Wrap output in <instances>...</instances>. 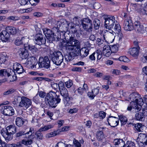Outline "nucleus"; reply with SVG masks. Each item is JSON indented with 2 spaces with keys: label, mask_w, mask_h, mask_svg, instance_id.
Segmentation results:
<instances>
[{
  "label": "nucleus",
  "mask_w": 147,
  "mask_h": 147,
  "mask_svg": "<svg viewBox=\"0 0 147 147\" xmlns=\"http://www.w3.org/2000/svg\"><path fill=\"white\" fill-rule=\"evenodd\" d=\"M51 86L52 88L55 90L58 89L59 86L58 84L54 82L52 83Z\"/></svg>",
  "instance_id": "680f3d73"
},
{
  "label": "nucleus",
  "mask_w": 147,
  "mask_h": 147,
  "mask_svg": "<svg viewBox=\"0 0 147 147\" xmlns=\"http://www.w3.org/2000/svg\"><path fill=\"white\" fill-rule=\"evenodd\" d=\"M106 114V113L104 111H100L99 113V117L103 119L105 117Z\"/></svg>",
  "instance_id": "69168bd1"
},
{
  "label": "nucleus",
  "mask_w": 147,
  "mask_h": 147,
  "mask_svg": "<svg viewBox=\"0 0 147 147\" xmlns=\"http://www.w3.org/2000/svg\"><path fill=\"white\" fill-rule=\"evenodd\" d=\"M29 2L32 5L34 6L37 5L39 2V0H28ZM18 1L21 5H25L28 3V0H18Z\"/></svg>",
  "instance_id": "4be33fe9"
},
{
  "label": "nucleus",
  "mask_w": 147,
  "mask_h": 147,
  "mask_svg": "<svg viewBox=\"0 0 147 147\" xmlns=\"http://www.w3.org/2000/svg\"><path fill=\"white\" fill-rule=\"evenodd\" d=\"M64 36L66 41H63L62 45L65 47L67 53L69 51H73L74 49L78 51L79 47V41L71 36L68 32H65Z\"/></svg>",
  "instance_id": "f257e3e1"
},
{
  "label": "nucleus",
  "mask_w": 147,
  "mask_h": 147,
  "mask_svg": "<svg viewBox=\"0 0 147 147\" xmlns=\"http://www.w3.org/2000/svg\"><path fill=\"white\" fill-rule=\"evenodd\" d=\"M111 50L114 52H115L118 50V46L116 45H114L112 46L111 48Z\"/></svg>",
  "instance_id": "0e129e2a"
},
{
  "label": "nucleus",
  "mask_w": 147,
  "mask_h": 147,
  "mask_svg": "<svg viewBox=\"0 0 147 147\" xmlns=\"http://www.w3.org/2000/svg\"><path fill=\"white\" fill-rule=\"evenodd\" d=\"M119 119L115 117H109L108 119L109 124L112 127H115L118 125Z\"/></svg>",
  "instance_id": "ddd939ff"
},
{
  "label": "nucleus",
  "mask_w": 147,
  "mask_h": 147,
  "mask_svg": "<svg viewBox=\"0 0 147 147\" xmlns=\"http://www.w3.org/2000/svg\"><path fill=\"white\" fill-rule=\"evenodd\" d=\"M33 101L36 104H38L40 103L39 97L37 95H36L34 97L33 99Z\"/></svg>",
  "instance_id": "bf43d9fd"
},
{
  "label": "nucleus",
  "mask_w": 147,
  "mask_h": 147,
  "mask_svg": "<svg viewBox=\"0 0 147 147\" xmlns=\"http://www.w3.org/2000/svg\"><path fill=\"white\" fill-rule=\"evenodd\" d=\"M60 132V130L58 129L53 132L47 134L45 135V137L47 138H49L59 134Z\"/></svg>",
  "instance_id": "c756f323"
},
{
  "label": "nucleus",
  "mask_w": 147,
  "mask_h": 147,
  "mask_svg": "<svg viewBox=\"0 0 147 147\" xmlns=\"http://www.w3.org/2000/svg\"><path fill=\"white\" fill-rule=\"evenodd\" d=\"M119 119L121 121V125H125L126 123L127 119L126 117L122 115L119 116Z\"/></svg>",
  "instance_id": "a19ab883"
},
{
  "label": "nucleus",
  "mask_w": 147,
  "mask_h": 147,
  "mask_svg": "<svg viewBox=\"0 0 147 147\" xmlns=\"http://www.w3.org/2000/svg\"><path fill=\"white\" fill-rule=\"evenodd\" d=\"M5 29L9 35L10 34H15L17 32V30L16 28L13 26H8L6 27Z\"/></svg>",
  "instance_id": "cd10ccee"
},
{
  "label": "nucleus",
  "mask_w": 147,
  "mask_h": 147,
  "mask_svg": "<svg viewBox=\"0 0 147 147\" xmlns=\"http://www.w3.org/2000/svg\"><path fill=\"white\" fill-rule=\"evenodd\" d=\"M42 131L40 130V129L37 131L35 133V135L36 136V138L37 140H41L42 139L43 136L41 132Z\"/></svg>",
  "instance_id": "c9c22d12"
},
{
  "label": "nucleus",
  "mask_w": 147,
  "mask_h": 147,
  "mask_svg": "<svg viewBox=\"0 0 147 147\" xmlns=\"http://www.w3.org/2000/svg\"><path fill=\"white\" fill-rule=\"evenodd\" d=\"M77 90L78 94L80 95H82L85 91L84 90V88H82L81 87H79L77 89Z\"/></svg>",
  "instance_id": "5fc2aeb1"
},
{
  "label": "nucleus",
  "mask_w": 147,
  "mask_h": 147,
  "mask_svg": "<svg viewBox=\"0 0 147 147\" xmlns=\"http://www.w3.org/2000/svg\"><path fill=\"white\" fill-rule=\"evenodd\" d=\"M103 18L105 20L104 26L106 29L108 30H111L112 29L115 23L117 22L114 16H107Z\"/></svg>",
  "instance_id": "0eeeda50"
},
{
  "label": "nucleus",
  "mask_w": 147,
  "mask_h": 147,
  "mask_svg": "<svg viewBox=\"0 0 147 147\" xmlns=\"http://www.w3.org/2000/svg\"><path fill=\"white\" fill-rule=\"evenodd\" d=\"M134 143L131 141H127L126 143L125 144L124 147H135Z\"/></svg>",
  "instance_id": "49530a36"
},
{
  "label": "nucleus",
  "mask_w": 147,
  "mask_h": 147,
  "mask_svg": "<svg viewBox=\"0 0 147 147\" xmlns=\"http://www.w3.org/2000/svg\"><path fill=\"white\" fill-rule=\"evenodd\" d=\"M97 138L99 141L103 142L105 140V137L102 131H99L97 133Z\"/></svg>",
  "instance_id": "2f4dec72"
},
{
  "label": "nucleus",
  "mask_w": 147,
  "mask_h": 147,
  "mask_svg": "<svg viewBox=\"0 0 147 147\" xmlns=\"http://www.w3.org/2000/svg\"><path fill=\"white\" fill-rule=\"evenodd\" d=\"M22 100L20 102L19 106L21 107H24L26 109H27L32 104V101L30 99L23 96L22 97Z\"/></svg>",
  "instance_id": "9b49d317"
},
{
  "label": "nucleus",
  "mask_w": 147,
  "mask_h": 147,
  "mask_svg": "<svg viewBox=\"0 0 147 147\" xmlns=\"http://www.w3.org/2000/svg\"><path fill=\"white\" fill-rule=\"evenodd\" d=\"M15 91L16 90L12 88L9 89L7 91L4 92L3 93V94L5 95H7L14 93Z\"/></svg>",
  "instance_id": "de8ad7c7"
},
{
  "label": "nucleus",
  "mask_w": 147,
  "mask_h": 147,
  "mask_svg": "<svg viewBox=\"0 0 147 147\" xmlns=\"http://www.w3.org/2000/svg\"><path fill=\"white\" fill-rule=\"evenodd\" d=\"M7 19L13 21H16L20 19V18L18 16H9L7 17Z\"/></svg>",
  "instance_id": "864d4df0"
},
{
  "label": "nucleus",
  "mask_w": 147,
  "mask_h": 147,
  "mask_svg": "<svg viewBox=\"0 0 147 147\" xmlns=\"http://www.w3.org/2000/svg\"><path fill=\"white\" fill-rule=\"evenodd\" d=\"M7 77H8L10 76H12L13 77H15V79L14 80H12L11 81L10 80L11 82H13L15 81L16 78V76H13L14 74L13 73H15V71H14L13 70L10 69H7Z\"/></svg>",
  "instance_id": "f704fd0d"
},
{
  "label": "nucleus",
  "mask_w": 147,
  "mask_h": 147,
  "mask_svg": "<svg viewBox=\"0 0 147 147\" xmlns=\"http://www.w3.org/2000/svg\"><path fill=\"white\" fill-rule=\"evenodd\" d=\"M52 62L57 65H60L63 60V56L60 51L55 52L50 55Z\"/></svg>",
  "instance_id": "39448f33"
},
{
  "label": "nucleus",
  "mask_w": 147,
  "mask_h": 147,
  "mask_svg": "<svg viewBox=\"0 0 147 147\" xmlns=\"http://www.w3.org/2000/svg\"><path fill=\"white\" fill-rule=\"evenodd\" d=\"M93 94V96H95L99 93V90L98 88L94 89L92 90Z\"/></svg>",
  "instance_id": "13d9d810"
},
{
  "label": "nucleus",
  "mask_w": 147,
  "mask_h": 147,
  "mask_svg": "<svg viewBox=\"0 0 147 147\" xmlns=\"http://www.w3.org/2000/svg\"><path fill=\"white\" fill-rule=\"evenodd\" d=\"M28 40V39L26 37H22L21 39H16L15 41V44L16 45L18 46L22 44H25L27 43Z\"/></svg>",
  "instance_id": "c85d7f7f"
},
{
  "label": "nucleus",
  "mask_w": 147,
  "mask_h": 147,
  "mask_svg": "<svg viewBox=\"0 0 147 147\" xmlns=\"http://www.w3.org/2000/svg\"><path fill=\"white\" fill-rule=\"evenodd\" d=\"M61 95L63 98V100L65 106H68L70 105V98L69 96L68 91L65 88L60 90Z\"/></svg>",
  "instance_id": "6e6552de"
},
{
  "label": "nucleus",
  "mask_w": 147,
  "mask_h": 147,
  "mask_svg": "<svg viewBox=\"0 0 147 147\" xmlns=\"http://www.w3.org/2000/svg\"><path fill=\"white\" fill-rule=\"evenodd\" d=\"M135 119L138 121H142L144 120L143 115L142 113H139L136 114Z\"/></svg>",
  "instance_id": "4c0bfd02"
},
{
  "label": "nucleus",
  "mask_w": 147,
  "mask_h": 147,
  "mask_svg": "<svg viewBox=\"0 0 147 147\" xmlns=\"http://www.w3.org/2000/svg\"><path fill=\"white\" fill-rule=\"evenodd\" d=\"M13 68L14 71L18 74H22L24 72V69L22 66L20 64L16 63L13 66Z\"/></svg>",
  "instance_id": "a211bd4d"
},
{
  "label": "nucleus",
  "mask_w": 147,
  "mask_h": 147,
  "mask_svg": "<svg viewBox=\"0 0 147 147\" xmlns=\"http://www.w3.org/2000/svg\"><path fill=\"white\" fill-rule=\"evenodd\" d=\"M103 75L102 73L97 72L94 74V76L97 78H101Z\"/></svg>",
  "instance_id": "338daca9"
},
{
  "label": "nucleus",
  "mask_w": 147,
  "mask_h": 147,
  "mask_svg": "<svg viewBox=\"0 0 147 147\" xmlns=\"http://www.w3.org/2000/svg\"><path fill=\"white\" fill-rule=\"evenodd\" d=\"M28 64L31 65L30 67L32 69L42 67L47 69L50 66V61L47 56L45 57L44 58L40 57L38 64L36 59L34 57H30L28 58Z\"/></svg>",
  "instance_id": "f03ea898"
},
{
  "label": "nucleus",
  "mask_w": 147,
  "mask_h": 147,
  "mask_svg": "<svg viewBox=\"0 0 147 147\" xmlns=\"http://www.w3.org/2000/svg\"><path fill=\"white\" fill-rule=\"evenodd\" d=\"M0 37L1 40L3 42H5L9 40L10 37L9 34L8 33L7 30H3L0 34Z\"/></svg>",
  "instance_id": "aec40b11"
},
{
  "label": "nucleus",
  "mask_w": 147,
  "mask_h": 147,
  "mask_svg": "<svg viewBox=\"0 0 147 147\" xmlns=\"http://www.w3.org/2000/svg\"><path fill=\"white\" fill-rule=\"evenodd\" d=\"M80 25L82 28L87 32H90L93 30L92 22L88 18H83L81 20Z\"/></svg>",
  "instance_id": "423d86ee"
},
{
  "label": "nucleus",
  "mask_w": 147,
  "mask_h": 147,
  "mask_svg": "<svg viewBox=\"0 0 147 147\" xmlns=\"http://www.w3.org/2000/svg\"><path fill=\"white\" fill-rule=\"evenodd\" d=\"M112 32H110L109 31H107L105 32L103 34V37L104 39L106 41H109L112 42L114 40L115 37L116 33L113 31Z\"/></svg>",
  "instance_id": "9d476101"
},
{
  "label": "nucleus",
  "mask_w": 147,
  "mask_h": 147,
  "mask_svg": "<svg viewBox=\"0 0 147 147\" xmlns=\"http://www.w3.org/2000/svg\"><path fill=\"white\" fill-rule=\"evenodd\" d=\"M80 17L75 16L73 19V22L76 25L79 24Z\"/></svg>",
  "instance_id": "4d7b16f0"
},
{
  "label": "nucleus",
  "mask_w": 147,
  "mask_h": 147,
  "mask_svg": "<svg viewBox=\"0 0 147 147\" xmlns=\"http://www.w3.org/2000/svg\"><path fill=\"white\" fill-rule=\"evenodd\" d=\"M78 109L76 108L73 109H70L69 111V112L70 114H73L76 113L77 112Z\"/></svg>",
  "instance_id": "774afa93"
},
{
  "label": "nucleus",
  "mask_w": 147,
  "mask_h": 147,
  "mask_svg": "<svg viewBox=\"0 0 147 147\" xmlns=\"http://www.w3.org/2000/svg\"><path fill=\"white\" fill-rule=\"evenodd\" d=\"M65 84L66 87L68 88H70L73 84L72 81L70 80L65 82Z\"/></svg>",
  "instance_id": "3c124183"
},
{
  "label": "nucleus",
  "mask_w": 147,
  "mask_h": 147,
  "mask_svg": "<svg viewBox=\"0 0 147 147\" xmlns=\"http://www.w3.org/2000/svg\"><path fill=\"white\" fill-rule=\"evenodd\" d=\"M6 58L5 55H1L0 56V67L1 64L3 63L6 60Z\"/></svg>",
  "instance_id": "6e6d98bb"
},
{
  "label": "nucleus",
  "mask_w": 147,
  "mask_h": 147,
  "mask_svg": "<svg viewBox=\"0 0 147 147\" xmlns=\"http://www.w3.org/2000/svg\"><path fill=\"white\" fill-rule=\"evenodd\" d=\"M134 29L138 32L142 33L145 32L144 26L139 22H136L134 23Z\"/></svg>",
  "instance_id": "dca6fc26"
},
{
  "label": "nucleus",
  "mask_w": 147,
  "mask_h": 147,
  "mask_svg": "<svg viewBox=\"0 0 147 147\" xmlns=\"http://www.w3.org/2000/svg\"><path fill=\"white\" fill-rule=\"evenodd\" d=\"M115 26L114 28V31L116 33H119L121 32V27L120 25L117 23H116L115 24Z\"/></svg>",
  "instance_id": "79ce46f5"
},
{
  "label": "nucleus",
  "mask_w": 147,
  "mask_h": 147,
  "mask_svg": "<svg viewBox=\"0 0 147 147\" xmlns=\"http://www.w3.org/2000/svg\"><path fill=\"white\" fill-rule=\"evenodd\" d=\"M119 60L121 61L124 62H128L129 60L125 56H122L120 57L119 58Z\"/></svg>",
  "instance_id": "8fccbe9b"
},
{
  "label": "nucleus",
  "mask_w": 147,
  "mask_h": 147,
  "mask_svg": "<svg viewBox=\"0 0 147 147\" xmlns=\"http://www.w3.org/2000/svg\"><path fill=\"white\" fill-rule=\"evenodd\" d=\"M111 51L110 47L108 45H106L103 47L102 53L104 55L109 57L111 54Z\"/></svg>",
  "instance_id": "5701e85b"
},
{
  "label": "nucleus",
  "mask_w": 147,
  "mask_h": 147,
  "mask_svg": "<svg viewBox=\"0 0 147 147\" xmlns=\"http://www.w3.org/2000/svg\"><path fill=\"white\" fill-rule=\"evenodd\" d=\"M144 126L142 125V124L141 123H138L136 124L135 127L136 129L138 131L141 132L142 131L143 129V127Z\"/></svg>",
  "instance_id": "37998d69"
},
{
  "label": "nucleus",
  "mask_w": 147,
  "mask_h": 147,
  "mask_svg": "<svg viewBox=\"0 0 147 147\" xmlns=\"http://www.w3.org/2000/svg\"><path fill=\"white\" fill-rule=\"evenodd\" d=\"M115 147H124L125 143L122 139H116L113 141Z\"/></svg>",
  "instance_id": "b1692460"
},
{
  "label": "nucleus",
  "mask_w": 147,
  "mask_h": 147,
  "mask_svg": "<svg viewBox=\"0 0 147 147\" xmlns=\"http://www.w3.org/2000/svg\"><path fill=\"white\" fill-rule=\"evenodd\" d=\"M24 135H26V133L25 132L23 131H21L16 133V137H19Z\"/></svg>",
  "instance_id": "603ef678"
},
{
  "label": "nucleus",
  "mask_w": 147,
  "mask_h": 147,
  "mask_svg": "<svg viewBox=\"0 0 147 147\" xmlns=\"http://www.w3.org/2000/svg\"><path fill=\"white\" fill-rule=\"evenodd\" d=\"M78 51L74 49L73 51H69L65 56V59L67 61H72L76 56L80 55L82 58L86 57L88 54L90 50L88 48L84 47L80 49V43L79 42V47Z\"/></svg>",
  "instance_id": "7ed1b4c3"
},
{
  "label": "nucleus",
  "mask_w": 147,
  "mask_h": 147,
  "mask_svg": "<svg viewBox=\"0 0 147 147\" xmlns=\"http://www.w3.org/2000/svg\"><path fill=\"white\" fill-rule=\"evenodd\" d=\"M34 40L36 44L39 45L44 44L46 42L45 38H44L43 36L40 34H36Z\"/></svg>",
  "instance_id": "f8f14e48"
},
{
  "label": "nucleus",
  "mask_w": 147,
  "mask_h": 147,
  "mask_svg": "<svg viewBox=\"0 0 147 147\" xmlns=\"http://www.w3.org/2000/svg\"><path fill=\"white\" fill-rule=\"evenodd\" d=\"M59 96H60L57 95L55 92L51 91L47 94L45 98V101L50 107L55 108L57 104L60 102L61 100Z\"/></svg>",
  "instance_id": "20e7f679"
},
{
  "label": "nucleus",
  "mask_w": 147,
  "mask_h": 147,
  "mask_svg": "<svg viewBox=\"0 0 147 147\" xmlns=\"http://www.w3.org/2000/svg\"><path fill=\"white\" fill-rule=\"evenodd\" d=\"M18 53L19 57L22 59H26L28 57L29 54L27 51L24 49H20Z\"/></svg>",
  "instance_id": "6ab92c4d"
},
{
  "label": "nucleus",
  "mask_w": 147,
  "mask_h": 147,
  "mask_svg": "<svg viewBox=\"0 0 147 147\" xmlns=\"http://www.w3.org/2000/svg\"><path fill=\"white\" fill-rule=\"evenodd\" d=\"M55 147H66L65 144L62 142H59L58 143Z\"/></svg>",
  "instance_id": "e2e57ef3"
},
{
  "label": "nucleus",
  "mask_w": 147,
  "mask_h": 147,
  "mask_svg": "<svg viewBox=\"0 0 147 147\" xmlns=\"http://www.w3.org/2000/svg\"><path fill=\"white\" fill-rule=\"evenodd\" d=\"M142 61L144 62H146L147 61V52H146L141 57Z\"/></svg>",
  "instance_id": "052dcab7"
},
{
  "label": "nucleus",
  "mask_w": 147,
  "mask_h": 147,
  "mask_svg": "<svg viewBox=\"0 0 147 147\" xmlns=\"http://www.w3.org/2000/svg\"><path fill=\"white\" fill-rule=\"evenodd\" d=\"M123 26L124 30L126 31H131L134 29L133 24L130 20H125Z\"/></svg>",
  "instance_id": "4468645a"
},
{
  "label": "nucleus",
  "mask_w": 147,
  "mask_h": 147,
  "mask_svg": "<svg viewBox=\"0 0 147 147\" xmlns=\"http://www.w3.org/2000/svg\"><path fill=\"white\" fill-rule=\"evenodd\" d=\"M140 48L134 47L129 49V52L130 55L133 57H136L138 55Z\"/></svg>",
  "instance_id": "a878e982"
},
{
  "label": "nucleus",
  "mask_w": 147,
  "mask_h": 147,
  "mask_svg": "<svg viewBox=\"0 0 147 147\" xmlns=\"http://www.w3.org/2000/svg\"><path fill=\"white\" fill-rule=\"evenodd\" d=\"M34 132V129L32 127L30 128L29 131L26 133L25 138H34V135L32 134Z\"/></svg>",
  "instance_id": "473e14b6"
},
{
  "label": "nucleus",
  "mask_w": 147,
  "mask_h": 147,
  "mask_svg": "<svg viewBox=\"0 0 147 147\" xmlns=\"http://www.w3.org/2000/svg\"><path fill=\"white\" fill-rule=\"evenodd\" d=\"M53 126L52 125H45L43 127H42L39 129L42 131H45L53 128Z\"/></svg>",
  "instance_id": "58836bf2"
},
{
  "label": "nucleus",
  "mask_w": 147,
  "mask_h": 147,
  "mask_svg": "<svg viewBox=\"0 0 147 147\" xmlns=\"http://www.w3.org/2000/svg\"><path fill=\"white\" fill-rule=\"evenodd\" d=\"M144 102V100L140 96V98L139 99H138V100L137 101L135 104V107H133V108L135 109V111L136 112L140 110L141 109L140 107H138V105H143V103Z\"/></svg>",
  "instance_id": "bb28decb"
},
{
  "label": "nucleus",
  "mask_w": 147,
  "mask_h": 147,
  "mask_svg": "<svg viewBox=\"0 0 147 147\" xmlns=\"http://www.w3.org/2000/svg\"><path fill=\"white\" fill-rule=\"evenodd\" d=\"M140 96L138 93L134 92L131 94L129 96L130 99L132 102L131 104H134L136 103L138 99L140 98Z\"/></svg>",
  "instance_id": "412c9836"
},
{
  "label": "nucleus",
  "mask_w": 147,
  "mask_h": 147,
  "mask_svg": "<svg viewBox=\"0 0 147 147\" xmlns=\"http://www.w3.org/2000/svg\"><path fill=\"white\" fill-rule=\"evenodd\" d=\"M94 28L95 30L98 29L100 27V21L98 19H95L93 22Z\"/></svg>",
  "instance_id": "e433bc0d"
},
{
  "label": "nucleus",
  "mask_w": 147,
  "mask_h": 147,
  "mask_svg": "<svg viewBox=\"0 0 147 147\" xmlns=\"http://www.w3.org/2000/svg\"><path fill=\"white\" fill-rule=\"evenodd\" d=\"M102 52L99 50H97L96 51L95 55L97 56V59L98 60H100L102 57Z\"/></svg>",
  "instance_id": "09e8293b"
},
{
  "label": "nucleus",
  "mask_w": 147,
  "mask_h": 147,
  "mask_svg": "<svg viewBox=\"0 0 147 147\" xmlns=\"http://www.w3.org/2000/svg\"><path fill=\"white\" fill-rule=\"evenodd\" d=\"M1 134L7 142L11 140L13 138V135L8 132L5 129L2 130L1 131Z\"/></svg>",
  "instance_id": "2eb2a0df"
},
{
  "label": "nucleus",
  "mask_w": 147,
  "mask_h": 147,
  "mask_svg": "<svg viewBox=\"0 0 147 147\" xmlns=\"http://www.w3.org/2000/svg\"><path fill=\"white\" fill-rule=\"evenodd\" d=\"M1 112L5 116H12L14 115V111L12 107L5 105L1 107Z\"/></svg>",
  "instance_id": "1a4fd4ad"
},
{
  "label": "nucleus",
  "mask_w": 147,
  "mask_h": 147,
  "mask_svg": "<svg viewBox=\"0 0 147 147\" xmlns=\"http://www.w3.org/2000/svg\"><path fill=\"white\" fill-rule=\"evenodd\" d=\"M24 122L23 119L22 118L19 117L17 118L15 121L16 124L19 127L22 125Z\"/></svg>",
  "instance_id": "72a5a7b5"
},
{
  "label": "nucleus",
  "mask_w": 147,
  "mask_h": 147,
  "mask_svg": "<svg viewBox=\"0 0 147 147\" xmlns=\"http://www.w3.org/2000/svg\"><path fill=\"white\" fill-rule=\"evenodd\" d=\"M27 48L29 50L33 53L36 52L38 51V49L35 47L34 46L29 45L28 46Z\"/></svg>",
  "instance_id": "c03bdc74"
},
{
  "label": "nucleus",
  "mask_w": 147,
  "mask_h": 147,
  "mask_svg": "<svg viewBox=\"0 0 147 147\" xmlns=\"http://www.w3.org/2000/svg\"><path fill=\"white\" fill-rule=\"evenodd\" d=\"M5 130L12 135L15 134L16 131V127L13 125H10L7 126Z\"/></svg>",
  "instance_id": "7c9ffc66"
},
{
  "label": "nucleus",
  "mask_w": 147,
  "mask_h": 147,
  "mask_svg": "<svg viewBox=\"0 0 147 147\" xmlns=\"http://www.w3.org/2000/svg\"><path fill=\"white\" fill-rule=\"evenodd\" d=\"M43 32L45 35L48 37L47 38L49 40L50 39H53V34L54 32H52V31L50 29L45 28L43 30Z\"/></svg>",
  "instance_id": "393cba45"
},
{
  "label": "nucleus",
  "mask_w": 147,
  "mask_h": 147,
  "mask_svg": "<svg viewBox=\"0 0 147 147\" xmlns=\"http://www.w3.org/2000/svg\"><path fill=\"white\" fill-rule=\"evenodd\" d=\"M27 140H23L22 141V143L24 145H28L31 144L33 142L32 139L34 138H28Z\"/></svg>",
  "instance_id": "ea45409f"
},
{
  "label": "nucleus",
  "mask_w": 147,
  "mask_h": 147,
  "mask_svg": "<svg viewBox=\"0 0 147 147\" xmlns=\"http://www.w3.org/2000/svg\"><path fill=\"white\" fill-rule=\"evenodd\" d=\"M0 76H4L5 78L7 77V69H2L0 70Z\"/></svg>",
  "instance_id": "a18cd8bd"
},
{
  "label": "nucleus",
  "mask_w": 147,
  "mask_h": 147,
  "mask_svg": "<svg viewBox=\"0 0 147 147\" xmlns=\"http://www.w3.org/2000/svg\"><path fill=\"white\" fill-rule=\"evenodd\" d=\"M147 139V137L145 134H140L139 135L136 140L138 144L141 143L146 145Z\"/></svg>",
  "instance_id": "f3484780"
}]
</instances>
